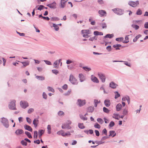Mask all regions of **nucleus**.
Listing matches in <instances>:
<instances>
[{
    "instance_id": "obj_51",
    "label": "nucleus",
    "mask_w": 148,
    "mask_h": 148,
    "mask_svg": "<svg viewBox=\"0 0 148 148\" xmlns=\"http://www.w3.org/2000/svg\"><path fill=\"white\" fill-rule=\"evenodd\" d=\"M94 127L96 128L99 129L100 128V125L97 123H96L94 125Z\"/></svg>"
},
{
    "instance_id": "obj_62",
    "label": "nucleus",
    "mask_w": 148,
    "mask_h": 148,
    "mask_svg": "<svg viewBox=\"0 0 148 148\" xmlns=\"http://www.w3.org/2000/svg\"><path fill=\"white\" fill-rule=\"evenodd\" d=\"M62 88L63 89L66 90L68 88V85L66 84H65L62 86Z\"/></svg>"
},
{
    "instance_id": "obj_60",
    "label": "nucleus",
    "mask_w": 148,
    "mask_h": 148,
    "mask_svg": "<svg viewBox=\"0 0 148 148\" xmlns=\"http://www.w3.org/2000/svg\"><path fill=\"white\" fill-rule=\"evenodd\" d=\"M123 62H124V64L126 65L129 67H131V65L130 63H128L127 62L123 61Z\"/></svg>"
},
{
    "instance_id": "obj_58",
    "label": "nucleus",
    "mask_w": 148,
    "mask_h": 148,
    "mask_svg": "<svg viewBox=\"0 0 148 148\" xmlns=\"http://www.w3.org/2000/svg\"><path fill=\"white\" fill-rule=\"evenodd\" d=\"M21 143L23 145L26 146L27 143L24 140H22L21 142Z\"/></svg>"
},
{
    "instance_id": "obj_61",
    "label": "nucleus",
    "mask_w": 148,
    "mask_h": 148,
    "mask_svg": "<svg viewBox=\"0 0 148 148\" xmlns=\"http://www.w3.org/2000/svg\"><path fill=\"white\" fill-rule=\"evenodd\" d=\"M73 62V61H72L70 60H68L66 61V64H69Z\"/></svg>"
},
{
    "instance_id": "obj_45",
    "label": "nucleus",
    "mask_w": 148,
    "mask_h": 148,
    "mask_svg": "<svg viewBox=\"0 0 148 148\" xmlns=\"http://www.w3.org/2000/svg\"><path fill=\"white\" fill-rule=\"evenodd\" d=\"M123 38L122 37L120 38H116V40L118 42H121L123 41Z\"/></svg>"
},
{
    "instance_id": "obj_64",
    "label": "nucleus",
    "mask_w": 148,
    "mask_h": 148,
    "mask_svg": "<svg viewBox=\"0 0 148 148\" xmlns=\"http://www.w3.org/2000/svg\"><path fill=\"white\" fill-rule=\"evenodd\" d=\"M114 125V123L113 121H111L109 124V126L110 127H112Z\"/></svg>"
},
{
    "instance_id": "obj_18",
    "label": "nucleus",
    "mask_w": 148,
    "mask_h": 148,
    "mask_svg": "<svg viewBox=\"0 0 148 148\" xmlns=\"http://www.w3.org/2000/svg\"><path fill=\"white\" fill-rule=\"evenodd\" d=\"M25 129L30 132H32V127L29 126L27 125H24Z\"/></svg>"
},
{
    "instance_id": "obj_46",
    "label": "nucleus",
    "mask_w": 148,
    "mask_h": 148,
    "mask_svg": "<svg viewBox=\"0 0 148 148\" xmlns=\"http://www.w3.org/2000/svg\"><path fill=\"white\" fill-rule=\"evenodd\" d=\"M136 14L138 15H141L142 14V11L140 9H138L137 11Z\"/></svg>"
},
{
    "instance_id": "obj_16",
    "label": "nucleus",
    "mask_w": 148,
    "mask_h": 148,
    "mask_svg": "<svg viewBox=\"0 0 148 148\" xmlns=\"http://www.w3.org/2000/svg\"><path fill=\"white\" fill-rule=\"evenodd\" d=\"M79 77L80 82H82L85 80V77L82 74H79Z\"/></svg>"
},
{
    "instance_id": "obj_6",
    "label": "nucleus",
    "mask_w": 148,
    "mask_h": 148,
    "mask_svg": "<svg viewBox=\"0 0 148 148\" xmlns=\"http://www.w3.org/2000/svg\"><path fill=\"white\" fill-rule=\"evenodd\" d=\"M98 75L101 82L103 83L105 82L106 79L105 75L102 73H98Z\"/></svg>"
},
{
    "instance_id": "obj_7",
    "label": "nucleus",
    "mask_w": 148,
    "mask_h": 148,
    "mask_svg": "<svg viewBox=\"0 0 148 148\" xmlns=\"http://www.w3.org/2000/svg\"><path fill=\"white\" fill-rule=\"evenodd\" d=\"M139 4V1H130L128 3V4L132 7H135L138 5Z\"/></svg>"
},
{
    "instance_id": "obj_49",
    "label": "nucleus",
    "mask_w": 148,
    "mask_h": 148,
    "mask_svg": "<svg viewBox=\"0 0 148 148\" xmlns=\"http://www.w3.org/2000/svg\"><path fill=\"white\" fill-rule=\"evenodd\" d=\"M34 109L33 108H29L27 111V113L28 114H31L34 112Z\"/></svg>"
},
{
    "instance_id": "obj_39",
    "label": "nucleus",
    "mask_w": 148,
    "mask_h": 148,
    "mask_svg": "<svg viewBox=\"0 0 148 148\" xmlns=\"http://www.w3.org/2000/svg\"><path fill=\"white\" fill-rule=\"evenodd\" d=\"M47 88L49 91H51L53 92H54L55 91L54 89L51 87L48 86L47 87Z\"/></svg>"
},
{
    "instance_id": "obj_38",
    "label": "nucleus",
    "mask_w": 148,
    "mask_h": 148,
    "mask_svg": "<svg viewBox=\"0 0 148 148\" xmlns=\"http://www.w3.org/2000/svg\"><path fill=\"white\" fill-rule=\"evenodd\" d=\"M119 115L118 114H113V117L116 119L119 120Z\"/></svg>"
},
{
    "instance_id": "obj_30",
    "label": "nucleus",
    "mask_w": 148,
    "mask_h": 148,
    "mask_svg": "<svg viewBox=\"0 0 148 148\" xmlns=\"http://www.w3.org/2000/svg\"><path fill=\"white\" fill-rule=\"evenodd\" d=\"M114 36V34H108L106 35L104 37L106 38H111L113 37Z\"/></svg>"
},
{
    "instance_id": "obj_53",
    "label": "nucleus",
    "mask_w": 148,
    "mask_h": 148,
    "mask_svg": "<svg viewBox=\"0 0 148 148\" xmlns=\"http://www.w3.org/2000/svg\"><path fill=\"white\" fill-rule=\"evenodd\" d=\"M42 97L43 98L45 99H47V95L45 92H43L42 94Z\"/></svg>"
},
{
    "instance_id": "obj_26",
    "label": "nucleus",
    "mask_w": 148,
    "mask_h": 148,
    "mask_svg": "<svg viewBox=\"0 0 148 148\" xmlns=\"http://www.w3.org/2000/svg\"><path fill=\"white\" fill-rule=\"evenodd\" d=\"M38 121V120L37 119H34L33 122V123L35 127H36L37 126Z\"/></svg>"
},
{
    "instance_id": "obj_8",
    "label": "nucleus",
    "mask_w": 148,
    "mask_h": 148,
    "mask_svg": "<svg viewBox=\"0 0 148 148\" xmlns=\"http://www.w3.org/2000/svg\"><path fill=\"white\" fill-rule=\"evenodd\" d=\"M56 3L55 1H54L52 3L48 4L47 6L51 8L55 9L56 8Z\"/></svg>"
},
{
    "instance_id": "obj_43",
    "label": "nucleus",
    "mask_w": 148,
    "mask_h": 148,
    "mask_svg": "<svg viewBox=\"0 0 148 148\" xmlns=\"http://www.w3.org/2000/svg\"><path fill=\"white\" fill-rule=\"evenodd\" d=\"M97 37L96 36H95L92 37H90L89 39V40L91 41H93L94 40H97Z\"/></svg>"
},
{
    "instance_id": "obj_41",
    "label": "nucleus",
    "mask_w": 148,
    "mask_h": 148,
    "mask_svg": "<svg viewBox=\"0 0 148 148\" xmlns=\"http://www.w3.org/2000/svg\"><path fill=\"white\" fill-rule=\"evenodd\" d=\"M103 111L105 113H108L110 112V110L105 107H104L103 108Z\"/></svg>"
},
{
    "instance_id": "obj_32",
    "label": "nucleus",
    "mask_w": 148,
    "mask_h": 148,
    "mask_svg": "<svg viewBox=\"0 0 148 148\" xmlns=\"http://www.w3.org/2000/svg\"><path fill=\"white\" fill-rule=\"evenodd\" d=\"M50 20L51 21H59L60 19L57 17H54L51 18Z\"/></svg>"
},
{
    "instance_id": "obj_2",
    "label": "nucleus",
    "mask_w": 148,
    "mask_h": 148,
    "mask_svg": "<svg viewBox=\"0 0 148 148\" xmlns=\"http://www.w3.org/2000/svg\"><path fill=\"white\" fill-rule=\"evenodd\" d=\"M1 122L3 126L6 128H8L9 127V122L8 120L4 117L1 118Z\"/></svg>"
},
{
    "instance_id": "obj_15",
    "label": "nucleus",
    "mask_w": 148,
    "mask_h": 148,
    "mask_svg": "<svg viewBox=\"0 0 148 148\" xmlns=\"http://www.w3.org/2000/svg\"><path fill=\"white\" fill-rule=\"evenodd\" d=\"M71 63L72 64H71V66L70 67H69V65L67 66V67L68 69H71L73 68L77 64L76 61H73V62Z\"/></svg>"
},
{
    "instance_id": "obj_14",
    "label": "nucleus",
    "mask_w": 148,
    "mask_h": 148,
    "mask_svg": "<svg viewBox=\"0 0 148 148\" xmlns=\"http://www.w3.org/2000/svg\"><path fill=\"white\" fill-rule=\"evenodd\" d=\"M91 80L94 82L98 83L99 81L98 79L92 75L91 77Z\"/></svg>"
},
{
    "instance_id": "obj_19",
    "label": "nucleus",
    "mask_w": 148,
    "mask_h": 148,
    "mask_svg": "<svg viewBox=\"0 0 148 148\" xmlns=\"http://www.w3.org/2000/svg\"><path fill=\"white\" fill-rule=\"evenodd\" d=\"M81 33L84 34H90V31L87 29L82 30L81 31Z\"/></svg>"
},
{
    "instance_id": "obj_50",
    "label": "nucleus",
    "mask_w": 148,
    "mask_h": 148,
    "mask_svg": "<svg viewBox=\"0 0 148 148\" xmlns=\"http://www.w3.org/2000/svg\"><path fill=\"white\" fill-rule=\"evenodd\" d=\"M34 138L37 139L38 137V132L37 131H35L34 133Z\"/></svg>"
},
{
    "instance_id": "obj_59",
    "label": "nucleus",
    "mask_w": 148,
    "mask_h": 148,
    "mask_svg": "<svg viewBox=\"0 0 148 148\" xmlns=\"http://www.w3.org/2000/svg\"><path fill=\"white\" fill-rule=\"evenodd\" d=\"M126 100H127V101L128 104H129L130 103V97L127 96H126Z\"/></svg>"
},
{
    "instance_id": "obj_44",
    "label": "nucleus",
    "mask_w": 148,
    "mask_h": 148,
    "mask_svg": "<svg viewBox=\"0 0 148 148\" xmlns=\"http://www.w3.org/2000/svg\"><path fill=\"white\" fill-rule=\"evenodd\" d=\"M82 68L86 71H89L91 70L90 68L87 67H83Z\"/></svg>"
},
{
    "instance_id": "obj_56",
    "label": "nucleus",
    "mask_w": 148,
    "mask_h": 148,
    "mask_svg": "<svg viewBox=\"0 0 148 148\" xmlns=\"http://www.w3.org/2000/svg\"><path fill=\"white\" fill-rule=\"evenodd\" d=\"M80 118L81 119L83 120L86 121L87 120V118L84 117V116L82 115L80 116Z\"/></svg>"
},
{
    "instance_id": "obj_34",
    "label": "nucleus",
    "mask_w": 148,
    "mask_h": 148,
    "mask_svg": "<svg viewBox=\"0 0 148 148\" xmlns=\"http://www.w3.org/2000/svg\"><path fill=\"white\" fill-rule=\"evenodd\" d=\"M131 26L133 28H134L135 30H137L139 28V26L136 25L132 24Z\"/></svg>"
},
{
    "instance_id": "obj_11",
    "label": "nucleus",
    "mask_w": 148,
    "mask_h": 148,
    "mask_svg": "<svg viewBox=\"0 0 148 148\" xmlns=\"http://www.w3.org/2000/svg\"><path fill=\"white\" fill-rule=\"evenodd\" d=\"M98 12L101 16H106V12L105 10H99Z\"/></svg>"
},
{
    "instance_id": "obj_37",
    "label": "nucleus",
    "mask_w": 148,
    "mask_h": 148,
    "mask_svg": "<svg viewBox=\"0 0 148 148\" xmlns=\"http://www.w3.org/2000/svg\"><path fill=\"white\" fill-rule=\"evenodd\" d=\"M115 94V98L116 99L117 98L120 96V95L117 91H116L114 92Z\"/></svg>"
},
{
    "instance_id": "obj_28",
    "label": "nucleus",
    "mask_w": 148,
    "mask_h": 148,
    "mask_svg": "<svg viewBox=\"0 0 148 148\" xmlns=\"http://www.w3.org/2000/svg\"><path fill=\"white\" fill-rule=\"evenodd\" d=\"M94 110V107L92 106H90L88 107L87 109L88 112L92 113Z\"/></svg>"
},
{
    "instance_id": "obj_23",
    "label": "nucleus",
    "mask_w": 148,
    "mask_h": 148,
    "mask_svg": "<svg viewBox=\"0 0 148 148\" xmlns=\"http://www.w3.org/2000/svg\"><path fill=\"white\" fill-rule=\"evenodd\" d=\"M104 103L105 106L107 107H109L110 105V101L109 100H105L104 101Z\"/></svg>"
},
{
    "instance_id": "obj_36",
    "label": "nucleus",
    "mask_w": 148,
    "mask_h": 148,
    "mask_svg": "<svg viewBox=\"0 0 148 148\" xmlns=\"http://www.w3.org/2000/svg\"><path fill=\"white\" fill-rule=\"evenodd\" d=\"M53 27H54L55 30L58 31L59 30V28L58 26V25L56 24H53Z\"/></svg>"
},
{
    "instance_id": "obj_55",
    "label": "nucleus",
    "mask_w": 148,
    "mask_h": 148,
    "mask_svg": "<svg viewBox=\"0 0 148 148\" xmlns=\"http://www.w3.org/2000/svg\"><path fill=\"white\" fill-rule=\"evenodd\" d=\"M27 122L29 124H31L32 122L31 120L29 118L27 117L26 118Z\"/></svg>"
},
{
    "instance_id": "obj_27",
    "label": "nucleus",
    "mask_w": 148,
    "mask_h": 148,
    "mask_svg": "<svg viewBox=\"0 0 148 148\" xmlns=\"http://www.w3.org/2000/svg\"><path fill=\"white\" fill-rule=\"evenodd\" d=\"M109 133V136H112V137H114L116 135V133L114 131H110Z\"/></svg>"
},
{
    "instance_id": "obj_22",
    "label": "nucleus",
    "mask_w": 148,
    "mask_h": 148,
    "mask_svg": "<svg viewBox=\"0 0 148 148\" xmlns=\"http://www.w3.org/2000/svg\"><path fill=\"white\" fill-rule=\"evenodd\" d=\"M44 131L42 130H40L38 131L39 136L38 138H41V136L44 134Z\"/></svg>"
},
{
    "instance_id": "obj_31",
    "label": "nucleus",
    "mask_w": 148,
    "mask_h": 148,
    "mask_svg": "<svg viewBox=\"0 0 148 148\" xmlns=\"http://www.w3.org/2000/svg\"><path fill=\"white\" fill-rule=\"evenodd\" d=\"M79 127L81 129H83L85 128V127L84 125L82 123H79L78 125Z\"/></svg>"
},
{
    "instance_id": "obj_54",
    "label": "nucleus",
    "mask_w": 148,
    "mask_h": 148,
    "mask_svg": "<svg viewBox=\"0 0 148 148\" xmlns=\"http://www.w3.org/2000/svg\"><path fill=\"white\" fill-rule=\"evenodd\" d=\"M99 102L98 101V100L97 99H95L94 100V103L95 104V107H96L97 106V104L99 103Z\"/></svg>"
},
{
    "instance_id": "obj_33",
    "label": "nucleus",
    "mask_w": 148,
    "mask_h": 148,
    "mask_svg": "<svg viewBox=\"0 0 148 148\" xmlns=\"http://www.w3.org/2000/svg\"><path fill=\"white\" fill-rule=\"evenodd\" d=\"M47 129L48 130V134H50L51 133V125H49L47 126Z\"/></svg>"
},
{
    "instance_id": "obj_40",
    "label": "nucleus",
    "mask_w": 148,
    "mask_h": 148,
    "mask_svg": "<svg viewBox=\"0 0 148 148\" xmlns=\"http://www.w3.org/2000/svg\"><path fill=\"white\" fill-rule=\"evenodd\" d=\"M97 121L100 124H102L103 123V120L101 118H98Z\"/></svg>"
},
{
    "instance_id": "obj_35",
    "label": "nucleus",
    "mask_w": 148,
    "mask_h": 148,
    "mask_svg": "<svg viewBox=\"0 0 148 148\" xmlns=\"http://www.w3.org/2000/svg\"><path fill=\"white\" fill-rule=\"evenodd\" d=\"M25 134L29 138H32L30 133L29 132L27 131H25Z\"/></svg>"
},
{
    "instance_id": "obj_47",
    "label": "nucleus",
    "mask_w": 148,
    "mask_h": 148,
    "mask_svg": "<svg viewBox=\"0 0 148 148\" xmlns=\"http://www.w3.org/2000/svg\"><path fill=\"white\" fill-rule=\"evenodd\" d=\"M52 72L53 73L57 75L59 73V71L56 69L53 70H52Z\"/></svg>"
},
{
    "instance_id": "obj_10",
    "label": "nucleus",
    "mask_w": 148,
    "mask_h": 148,
    "mask_svg": "<svg viewBox=\"0 0 148 148\" xmlns=\"http://www.w3.org/2000/svg\"><path fill=\"white\" fill-rule=\"evenodd\" d=\"M85 104V100H82L81 99L78 100V105L80 107L83 106Z\"/></svg>"
},
{
    "instance_id": "obj_52",
    "label": "nucleus",
    "mask_w": 148,
    "mask_h": 148,
    "mask_svg": "<svg viewBox=\"0 0 148 148\" xmlns=\"http://www.w3.org/2000/svg\"><path fill=\"white\" fill-rule=\"evenodd\" d=\"M127 113H128L127 110H126V109H124V110L123 111V115H126L127 114Z\"/></svg>"
},
{
    "instance_id": "obj_25",
    "label": "nucleus",
    "mask_w": 148,
    "mask_h": 148,
    "mask_svg": "<svg viewBox=\"0 0 148 148\" xmlns=\"http://www.w3.org/2000/svg\"><path fill=\"white\" fill-rule=\"evenodd\" d=\"M36 78L38 80L43 81L45 80V78L43 76H36Z\"/></svg>"
},
{
    "instance_id": "obj_21",
    "label": "nucleus",
    "mask_w": 148,
    "mask_h": 148,
    "mask_svg": "<svg viewBox=\"0 0 148 148\" xmlns=\"http://www.w3.org/2000/svg\"><path fill=\"white\" fill-rule=\"evenodd\" d=\"M122 107L121 104L120 103L118 104L116 106V110L117 111H119L120 110Z\"/></svg>"
},
{
    "instance_id": "obj_4",
    "label": "nucleus",
    "mask_w": 148,
    "mask_h": 148,
    "mask_svg": "<svg viewBox=\"0 0 148 148\" xmlns=\"http://www.w3.org/2000/svg\"><path fill=\"white\" fill-rule=\"evenodd\" d=\"M112 10L116 14L119 15H121L123 14V11L120 9H114Z\"/></svg>"
},
{
    "instance_id": "obj_13",
    "label": "nucleus",
    "mask_w": 148,
    "mask_h": 148,
    "mask_svg": "<svg viewBox=\"0 0 148 148\" xmlns=\"http://www.w3.org/2000/svg\"><path fill=\"white\" fill-rule=\"evenodd\" d=\"M62 128L63 129L67 128L71 129V127L66 123L62 124Z\"/></svg>"
},
{
    "instance_id": "obj_29",
    "label": "nucleus",
    "mask_w": 148,
    "mask_h": 148,
    "mask_svg": "<svg viewBox=\"0 0 148 148\" xmlns=\"http://www.w3.org/2000/svg\"><path fill=\"white\" fill-rule=\"evenodd\" d=\"M58 60H56L55 61L53 64V65L54 66V67L56 69H58Z\"/></svg>"
},
{
    "instance_id": "obj_20",
    "label": "nucleus",
    "mask_w": 148,
    "mask_h": 148,
    "mask_svg": "<svg viewBox=\"0 0 148 148\" xmlns=\"http://www.w3.org/2000/svg\"><path fill=\"white\" fill-rule=\"evenodd\" d=\"M71 134L70 132H67L64 133V131L63 132L61 133V135L64 137H65L66 136H69Z\"/></svg>"
},
{
    "instance_id": "obj_42",
    "label": "nucleus",
    "mask_w": 148,
    "mask_h": 148,
    "mask_svg": "<svg viewBox=\"0 0 148 148\" xmlns=\"http://www.w3.org/2000/svg\"><path fill=\"white\" fill-rule=\"evenodd\" d=\"M22 64L23 65V66L24 67H25L26 66L28 65L29 64V62H22Z\"/></svg>"
},
{
    "instance_id": "obj_12",
    "label": "nucleus",
    "mask_w": 148,
    "mask_h": 148,
    "mask_svg": "<svg viewBox=\"0 0 148 148\" xmlns=\"http://www.w3.org/2000/svg\"><path fill=\"white\" fill-rule=\"evenodd\" d=\"M118 86V85L115 84L114 82H112L110 83V86L113 89L116 88Z\"/></svg>"
},
{
    "instance_id": "obj_48",
    "label": "nucleus",
    "mask_w": 148,
    "mask_h": 148,
    "mask_svg": "<svg viewBox=\"0 0 148 148\" xmlns=\"http://www.w3.org/2000/svg\"><path fill=\"white\" fill-rule=\"evenodd\" d=\"M44 8V6L43 5H40L37 8V10L40 11L41 10H43Z\"/></svg>"
},
{
    "instance_id": "obj_63",
    "label": "nucleus",
    "mask_w": 148,
    "mask_h": 148,
    "mask_svg": "<svg viewBox=\"0 0 148 148\" xmlns=\"http://www.w3.org/2000/svg\"><path fill=\"white\" fill-rule=\"evenodd\" d=\"M121 46V45L119 44L114 45L113 46V47L114 48L119 47H120Z\"/></svg>"
},
{
    "instance_id": "obj_24",
    "label": "nucleus",
    "mask_w": 148,
    "mask_h": 148,
    "mask_svg": "<svg viewBox=\"0 0 148 148\" xmlns=\"http://www.w3.org/2000/svg\"><path fill=\"white\" fill-rule=\"evenodd\" d=\"M94 34L95 36L103 35V34L102 32H99L98 31H95L93 33Z\"/></svg>"
},
{
    "instance_id": "obj_57",
    "label": "nucleus",
    "mask_w": 148,
    "mask_h": 148,
    "mask_svg": "<svg viewBox=\"0 0 148 148\" xmlns=\"http://www.w3.org/2000/svg\"><path fill=\"white\" fill-rule=\"evenodd\" d=\"M44 61L45 63L47 65H51V62L48 60H44Z\"/></svg>"
},
{
    "instance_id": "obj_17",
    "label": "nucleus",
    "mask_w": 148,
    "mask_h": 148,
    "mask_svg": "<svg viewBox=\"0 0 148 148\" xmlns=\"http://www.w3.org/2000/svg\"><path fill=\"white\" fill-rule=\"evenodd\" d=\"M15 133L16 135H19L23 133V131L21 129H18L16 131Z\"/></svg>"
},
{
    "instance_id": "obj_9",
    "label": "nucleus",
    "mask_w": 148,
    "mask_h": 148,
    "mask_svg": "<svg viewBox=\"0 0 148 148\" xmlns=\"http://www.w3.org/2000/svg\"><path fill=\"white\" fill-rule=\"evenodd\" d=\"M66 0H61L60 3V7L62 8H64L65 6L66 3Z\"/></svg>"
},
{
    "instance_id": "obj_1",
    "label": "nucleus",
    "mask_w": 148,
    "mask_h": 148,
    "mask_svg": "<svg viewBox=\"0 0 148 148\" xmlns=\"http://www.w3.org/2000/svg\"><path fill=\"white\" fill-rule=\"evenodd\" d=\"M69 81L73 85H77L78 84L77 79L74 77L72 74L70 75Z\"/></svg>"
},
{
    "instance_id": "obj_5",
    "label": "nucleus",
    "mask_w": 148,
    "mask_h": 148,
    "mask_svg": "<svg viewBox=\"0 0 148 148\" xmlns=\"http://www.w3.org/2000/svg\"><path fill=\"white\" fill-rule=\"evenodd\" d=\"M20 103L21 107L23 109H25L29 106L28 103L26 101H21Z\"/></svg>"
},
{
    "instance_id": "obj_3",
    "label": "nucleus",
    "mask_w": 148,
    "mask_h": 148,
    "mask_svg": "<svg viewBox=\"0 0 148 148\" xmlns=\"http://www.w3.org/2000/svg\"><path fill=\"white\" fill-rule=\"evenodd\" d=\"M16 101L14 100L12 101L8 105V107L9 109L12 110H16L15 105Z\"/></svg>"
}]
</instances>
